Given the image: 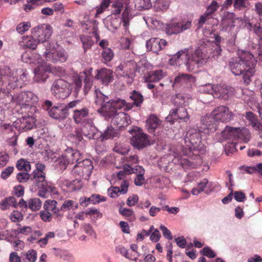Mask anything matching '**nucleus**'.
<instances>
[{"instance_id": "nucleus-25", "label": "nucleus", "mask_w": 262, "mask_h": 262, "mask_svg": "<svg viewBox=\"0 0 262 262\" xmlns=\"http://www.w3.org/2000/svg\"><path fill=\"white\" fill-rule=\"evenodd\" d=\"M64 154L66 156L65 158H67L69 164H73L75 162L77 163L78 162L81 160L82 159L80 152L72 148L67 149Z\"/></svg>"}, {"instance_id": "nucleus-2", "label": "nucleus", "mask_w": 262, "mask_h": 262, "mask_svg": "<svg viewBox=\"0 0 262 262\" xmlns=\"http://www.w3.org/2000/svg\"><path fill=\"white\" fill-rule=\"evenodd\" d=\"M183 60L187 70L192 71L205 64L207 57L200 47L196 48L191 54L189 53L188 48H185L172 55L169 59V62L171 64L180 65L181 61Z\"/></svg>"}, {"instance_id": "nucleus-55", "label": "nucleus", "mask_w": 262, "mask_h": 262, "mask_svg": "<svg viewBox=\"0 0 262 262\" xmlns=\"http://www.w3.org/2000/svg\"><path fill=\"white\" fill-rule=\"evenodd\" d=\"M237 138L242 139L245 142H248L250 139L251 135L247 129H244L242 131L240 129L239 136Z\"/></svg>"}, {"instance_id": "nucleus-13", "label": "nucleus", "mask_w": 262, "mask_h": 262, "mask_svg": "<svg viewBox=\"0 0 262 262\" xmlns=\"http://www.w3.org/2000/svg\"><path fill=\"white\" fill-rule=\"evenodd\" d=\"M189 116L186 108L184 107H179L172 109L169 115L166 118L167 121L173 122L174 120H180L181 121L187 122L189 120Z\"/></svg>"}, {"instance_id": "nucleus-36", "label": "nucleus", "mask_w": 262, "mask_h": 262, "mask_svg": "<svg viewBox=\"0 0 262 262\" xmlns=\"http://www.w3.org/2000/svg\"><path fill=\"white\" fill-rule=\"evenodd\" d=\"M136 170H138L139 173L137 174V177L135 179L134 182L137 186H142L145 183V178L143 176L144 169L139 165L136 166Z\"/></svg>"}, {"instance_id": "nucleus-58", "label": "nucleus", "mask_w": 262, "mask_h": 262, "mask_svg": "<svg viewBox=\"0 0 262 262\" xmlns=\"http://www.w3.org/2000/svg\"><path fill=\"white\" fill-rule=\"evenodd\" d=\"M11 220L13 222H18L23 219L21 213L17 211H13L10 215Z\"/></svg>"}, {"instance_id": "nucleus-22", "label": "nucleus", "mask_w": 262, "mask_h": 262, "mask_svg": "<svg viewBox=\"0 0 262 262\" xmlns=\"http://www.w3.org/2000/svg\"><path fill=\"white\" fill-rule=\"evenodd\" d=\"M36 169L33 172V177H31L30 181L32 183L42 182L45 180V172L43 170L45 169V165L38 162L36 163Z\"/></svg>"}, {"instance_id": "nucleus-29", "label": "nucleus", "mask_w": 262, "mask_h": 262, "mask_svg": "<svg viewBox=\"0 0 262 262\" xmlns=\"http://www.w3.org/2000/svg\"><path fill=\"white\" fill-rule=\"evenodd\" d=\"M195 81V77L191 75L182 73L179 74L174 78L173 84L182 85L183 84L193 83Z\"/></svg>"}, {"instance_id": "nucleus-60", "label": "nucleus", "mask_w": 262, "mask_h": 262, "mask_svg": "<svg viewBox=\"0 0 262 262\" xmlns=\"http://www.w3.org/2000/svg\"><path fill=\"white\" fill-rule=\"evenodd\" d=\"M112 7L115 8L113 14L117 15L120 13L121 10L123 7V4L121 2L116 1L112 5Z\"/></svg>"}, {"instance_id": "nucleus-4", "label": "nucleus", "mask_w": 262, "mask_h": 262, "mask_svg": "<svg viewBox=\"0 0 262 262\" xmlns=\"http://www.w3.org/2000/svg\"><path fill=\"white\" fill-rule=\"evenodd\" d=\"M124 102L125 103L120 107L112 108L103 116L106 119H112V123L114 125H116L119 128L127 126L130 123V120L128 119V116L127 114L121 112H118V110L123 107H124V110L125 111L133 108V105L127 102L124 99Z\"/></svg>"}, {"instance_id": "nucleus-24", "label": "nucleus", "mask_w": 262, "mask_h": 262, "mask_svg": "<svg viewBox=\"0 0 262 262\" xmlns=\"http://www.w3.org/2000/svg\"><path fill=\"white\" fill-rule=\"evenodd\" d=\"M51 68L47 65L45 67L36 68L34 70L35 76L33 78L34 81L37 82L42 83L48 78V75L46 72H51Z\"/></svg>"}, {"instance_id": "nucleus-28", "label": "nucleus", "mask_w": 262, "mask_h": 262, "mask_svg": "<svg viewBox=\"0 0 262 262\" xmlns=\"http://www.w3.org/2000/svg\"><path fill=\"white\" fill-rule=\"evenodd\" d=\"M32 184L38 187L39 190L38 195L42 198H46V193L50 190L51 191L54 192L55 187H52L48 184V182L46 181H42V182L32 183Z\"/></svg>"}, {"instance_id": "nucleus-3", "label": "nucleus", "mask_w": 262, "mask_h": 262, "mask_svg": "<svg viewBox=\"0 0 262 262\" xmlns=\"http://www.w3.org/2000/svg\"><path fill=\"white\" fill-rule=\"evenodd\" d=\"M82 86V81L76 77L72 83H70L62 79H59L54 82L51 87L52 94L57 98L64 99L68 97L72 91L77 96Z\"/></svg>"}, {"instance_id": "nucleus-48", "label": "nucleus", "mask_w": 262, "mask_h": 262, "mask_svg": "<svg viewBox=\"0 0 262 262\" xmlns=\"http://www.w3.org/2000/svg\"><path fill=\"white\" fill-rule=\"evenodd\" d=\"M30 174L26 172L23 171L18 173L16 175V179L19 183H26L30 179Z\"/></svg>"}, {"instance_id": "nucleus-39", "label": "nucleus", "mask_w": 262, "mask_h": 262, "mask_svg": "<svg viewBox=\"0 0 262 262\" xmlns=\"http://www.w3.org/2000/svg\"><path fill=\"white\" fill-rule=\"evenodd\" d=\"M170 0H156L154 3V7L157 11H163L168 8Z\"/></svg>"}, {"instance_id": "nucleus-7", "label": "nucleus", "mask_w": 262, "mask_h": 262, "mask_svg": "<svg viewBox=\"0 0 262 262\" xmlns=\"http://www.w3.org/2000/svg\"><path fill=\"white\" fill-rule=\"evenodd\" d=\"M52 34V28L49 24H42L32 29V36L34 43H28L26 46L32 49H35L37 43L46 42Z\"/></svg>"}, {"instance_id": "nucleus-61", "label": "nucleus", "mask_w": 262, "mask_h": 262, "mask_svg": "<svg viewBox=\"0 0 262 262\" xmlns=\"http://www.w3.org/2000/svg\"><path fill=\"white\" fill-rule=\"evenodd\" d=\"M74 201L72 200H67L64 202L63 204L60 207V210L62 211L69 210L73 208Z\"/></svg>"}, {"instance_id": "nucleus-16", "label": "nucleus", "mask_w": 262, "mask_h": 262, "mask_svg": "<svg viewBox=\"0 0 262 262\" xmlns=\"http://www.w3.org/2000/svg\"><path fill=\"white\" fill-rule=\"evenodd\" d=\"M132 145L138 149H142L150 145L149 136L143 133H138L132 138Z\"/></svg>"}, {"instance_id": "nucleus-14", "label": "nucleus", "mask_w": 262, "mask_h": 262, "mask_svg": "<svg viewBox=\"0 0 262 262\" xmlns=\"http://www.w3.org/2000/svg\"><path fill=\"white\" fill-rule=\"evenodd\" d=\"M201 122L204 128L213 132L218 128V121L214 110L210 114H207L201 118Z\"/></svg>"}, {"instance_id": "nucleus-20", "label": "nucleus", "mask_w": 262, "mask_h": 262, "mask_svg": "<svg viewBox=\"0 0 262 262\" xmlns=\"http://www.w3.org/2000/svg\"><path fill=\"white\" fill-rule=\"evenodd\" d=\"M95 78L100 80L103 84L107 85L114 79L113 72L110 69L105 68L97 70Z\"/></svg>"}, {"instance_id": "nucleus-34", "label": "nucleus", "mask_w": 262, "mask_h": 262, "mask_svg": "<svg viewBox=\"0 0 262 262\" xmlns=\"http://www.w3.org/2000/svg\"><path fill=\"white\" fill-rule=\"evenodd\" d=\"M133 18L131 10L126 7L122 14L121 20L123 26L126 28L129 25L130 20Z\"/></svg>"}, {"instance_id": "nucleus-23", "label": "nucleus", "mask_w": 262, "mask_h": 262, "mask_svg": "<svg viewBox=\"0 0 262 262\" xmlns=\"http://www.w3.org/2000/svg\"><path fill=\"white\" fill-rule=\"evenodd\" d=\"M82 133L90 139H97L100 137V133L92 123L87 122L84 124Z\"/></svg>"}, {"instance_id": "nucleus-18", "label": "nucleus", "mask_w": 262, "mask_h": 262, "mask_svg": "<svg viewBox=\"0 0 262 262\" xmlns=\"http://www.w3.org/2000/svg\"><path fill=\"white\" fill-rule=\"evenodd\" d=\"M167 44L165 40L158 38H151L146 41V48L154 53H158Z\"/></svg>"}, {"instance_id": "nucleus-62", "label": "nucleus", "mask_w": 262, "mask_h": 262, "mask_svg": "<svg viewBox=\"0 0 262 262\" xmlns=\"http://www.w3.org/2000/svg\"><path fill=\"white\" fill-rule=\"evenodd\" d=\"M75 137V143L79 146H82L84 144L82 135L81 133L79 132H76V134L74 135Z\"/></svg>"}, {"instance_id": "nucleus-54", "label": "nucleus", "mask_w": 262, "mask_h": 262, "mask_svg": "<svg viewBox=\"0 0 262 262\" xmlns=\"http://www.w3.org/2000/svg\"><path fill=\"white\" fill-rule=\"evenodd\" d=\"M30 27L31 25L29 23H23L17 25L16 30L19 33L23 34L25 31H27Z\"/></svg>"}, {"instance_id": "nucleus-32", "label": "nucleus", "mask_w": 262, "mask_h": 262, "mask_svg": "<svg viewBox=\"0 0 262 262\" xmlns=\"http://www.w3.org/2000/svg\"><path fill=\"white\" fill-rule=\"evenodd\" d=\"M10 207H13L15 208L17 207V203L14 196L6 197L0 203L1 209L3 210H6Z\"/></svg>"}, {"instance_id": "nucleus-51", "label": "nucleus", "mask_w": 262, "mask_h": 262, "mask_svg": "<svg viewBox=\"0 0 262 262\" xmlns=\"http://www.w3.org/2000/svg\"><path fill=\"white\" fill-rule=\"evenodd\" d=\"M249 25L253 29L254 32L258 37V38L262 41V27L259 24H256L253 26L251 24H249Z\"/></svg>"}, {"instance_id": "nucleus-63", "label": "nucleus", "mask_w": 262, "mask_h": 262, "mask_svg": "<svg viewBox=\"0 0 262 262\" xmlns=\"http://www.w3.org/2000/svg\"><path fill=\"white\" fill-rule=\"evenodd\" d=\"M8 160V155L4 152H0V167H3L5 166Z\"/></svg>"}, {"instance_id": "nucleus-1", "label": "nucleus", "mask_w": 262, "mask_h": 262, "mask_svg": "<svg viewBox=\"0 0 262 262\" xmlns=\"http://www.w3.org/2000/svg\"><path fill=\"white\" fill-rule=\"evenodd\" d=\"M256 63L257 60L250 52L238 50L237 56L231 58L228 66L233 74L235 76L243 75L244 82L249 84L255 72Z\"/></svg>"}, {"instance_id": "nucleus-15", "label": "nucleus", "mask_w": 262, "mask_h": 262, "mask_svg": "<svg viewBox=\"0 0 262 262\" xmlns=\"http://www.w3.org/2000/svg\"><path fill=\"white\" fill-rule=\"evenodd\" d=\"M216 119L218 122L227 123L233 119L234 114L230 111L228 107L222 105L216 107L214 110Z\"/></svg>"}, {"instance_id": "nucleus-41", "label": "nucleus", "mask_w": 262, "mask_h": 262, "mask_svg": "<svg viewBox=\"0 0 262 262\" xmlns=\"http://www.w3.org/2000/svg\"><path fill=\"white\" fill-rule=\"evenodd\" d=\"M135 6L140 10L148 9L151 6L150 0H135Z\"/></svg>"}, {"instance_id": "nucleus-53", "label": "nucleus", "mask_w": 262, "mask_h": 262, "mask_svg": "<svg viewBox=\"0 0 262 262\" xmlns=\"http://www.w3.org/2000/svg\"><path fill=\"white\" fill-rule=\"evenodd\" d=\"M200 253L203 255L206 256L209 258H214L215 256V254L214 252L209 247H206L203 248L200 251Z\"/></svg>"}, {"instance_id": "nucleus-46", "label": "nucleus", "mask_w": 262, "mask_h": 262, "mask_svg": "<svg viewBox=\"0 0 262 262\" xmlns=\"http://www.w3.org/2000/svg\"><path fill=\"white\" fill-rule=\"evenodd\" d=\"M80 39L83 43L84 51L90 49L93 45V41L89 36H82L80 37Z\"/></svg>"}, {"instance_id": "nucleus-31", "label": "nucleus", "mask_w": 262, "mask_h": 262, "mask_svg": "<svg viewBox=\"0 0 262 262\" xmlns=\"http://www.w3.org/2000/svg\"><path fill=\"white\" fill-rule=\"evenodd\" d=\"M129 98L133 101L132 103H129L133 105V107L134 105L137 107L140 106L144 100V97L141 93L136 90H134L130 93Z\"/></svg>"}, {"instance_id": "nucleus-56", "label": "nucleus", "mask_w": 262, "mask_h": 262, "mask_svg": "<svg viewBox=\"0 0 262 262\" xmlns=\"http://www.w3.org/2000/svg\"><path fill=\"white\" fill-rule=\"evenodd\" d=\"M37 252L34 250H29L26 254V258L30 262H34L36 260Z\"/></svg>"}, {"instance_id": "nucleus-11", "label": "nucleus", "mask_w": 262, "mask_h": 262, "mask_svg": "<svg viewBox=\"0 0 262 262\" xmlns=\"http://www.w3.org/2000/svg\"><path fill=\"white\" fill-rule=\"evenodd\" d=\"M45 56L47 60L51 61L53 63L64 62L67 61L68 57V54L64 50L55 51L50 48L47 49Z\"/></svg>"}, {"instance_id": "nucleus-33", "label": "nucleus", "mask_w": 262, "mask_h": 262, "mask_svg": "<svg viewBox=\"0 0 262 262\" xmlns=\"http://www.w3.org/2000/svg\"><path fill=\"white\" fill-rule=\"evenodd\" d=\"M119 133L112 126H108L104 133H100V137L101 138L102 141L119 137Z\"/></svg>"}, {"instance_id": "nucleus-44", "label": "nucleus", "mask_w": 262, "mask_h": 262, "mask_svg": "<svg viewBox=\"0 0 262 262\" xmlns=\"http://www.w3.org/2000/svg\"><path fill=\"white\" fill-rule=\"evenodd\" d=\"M208 181L206 179H204L201 182L198 183L197 188H193L191 190V193L193 195H198L201 192L204 191L205 188L206 187V184L208 183Z\"/></svg>"}, {"instance_id": "nucleus-35", "label": "nucleus", "mask_w": 262, "mask_h": 262, "mask_svg": "<svg viewBox=\"0 0 262 262\" xmlns=\"http://www.w3.org/2000/svg\"><path fill=\"white\" fill-rule=\"evenodd\" d=\"M163 77L164 74L162 71H155L146 77L145 81L148 83L155 82L161 80Z\"/></svg>"}, {"instance_id": "nucleus-40", "label": "nucleus", "mask_w": 262, "mask_h": 262, "mask_svg": "<svg viewBox=\"0 0 262 262\" xmlns=\"http://www.w3.org/2000/svg\"><path fill=\"white\" fill-rule=\"evenodd\" d=\"M16 167L18 170L24 172L30 171L31 169V165L30 164V163L24 159L19 160L17 162Z\"/></svg>"}, {"instance_id": "nucleus-27", "label": "nucleus", "mask_w": 262, "mask_h": 262, "mask_svg": "<svg viewBox=\"0 0 262 262\" xmlns=\"http://www.w3.org/2000/svg\"><path fill=\"white\" fill-rule=\"evenodd\" d=\"M161 124V121L155 115H151L146 121V127L149 133H154Z\"/></svg>"}, {"instance_id": "nucleus-26", "label": "nucleus", "mask_w": 262, "mask_h": 262, "mask_svg": "<svg viewBox=\"0 0 262 262\" xmlns=\"http://www.w3.org/2000/svg\"><path fill=\"white\" fill-rule=\"evenodd\" d=\"M240 128L227 126L222 132V136L224 139L234 140L239 136Z\"/></svg>"}, {"instance_id": "nucleus-6", "label": "nucleus", "mask_w": 262, "mask_h": 262, "mask_svg": "<svg viewBox=\"0 0 262 262\" xmlns=\"http://www.w3.org/2000/svg\"><path fill=\"white\" fill-rule=\"evenodd\" d=\"M200 129L190 128L186 132L184 141L185 145L190 150L198 151L203 155L206 152V147L202 142Z\"/></svg>"}, {"instance_id": "nucleus-42", "label": "nucleus", "mask_w": 262, "mask_h": 262, "mask_svg": "<svg viewBox=\"0 0 262 262\" xmlns=\"http://www.w3.org/2000/svg\"><path fill=\"white\" fill-rule=\"evenodd\" d=\"M246 118L250 122V124L252 126L255 128L261 124L257 120V117L251 112H248L246 113Z\"/></svg>"}, {"instance_id": "nucleus-9", "label": "nucleus", "mask_w": 262, "mask_h": 262, "mask_svg": "<svg viewBox=\"0 0 262 262\" xmlns=\"http://www.w3.org/2000/svg\"><path fill=\"white\" fill-rule=\"evenodd\" d=\"M52 103L49 100L44 102L43 108L48 112L49 116L56 120H62L66 118L69 115L67 113L64 104H58L57 106L51 107Z\"/></svg>"}, {"instance_id": "nucleus-59", "label": "nucleus", "mask_w": 262, "mask_h": 262, "mask_svg": "<svg viewBox=\"0 0 262 262\" xmlns=\"http://www.w3.org/2000/svg\"><path fill=\"white\" fill-rule=\"evenodd\" d=\"M234 199L239 202H244L246 198L245 194L241 191H236L233 192Z\"/></svg>"}, {"instance_id": "nucleus-8", "label": "nucleus", "mask_w": 262, "mask_h": 262, "mask_svg": "<svg viewBox=\"0 0 262 262\" xmlns=\"http://www.w3.org/2000/svg\"><path fill=\"white\" fill-rule=\"evenodd\" d=\"M14 101L19 104L22 110L31 114L36 111V108L33 106L34 102H37V98L31 92H21L14 98Z\"/></svg>"}, {"instance_id": "nucleus-64", "label": "nucleus", "mask_w": 262, "mask_h": 262, "mask_svg": "<svg viewBox=\"0 0 262 262\" xmlns=\"http://www.w3.org/2000/svg\"><path fill=\"white\" fill-rule=\"evenodd\" d=\"M14 170L13 166H9L6 168L1 173V178L3 179H6L11 174Z\"/></svg>"}, {"instance_id": "nucleus-10", "label": "nucleus", "mask_w": 262, "mask_h": 262, "mask_svg": "<svg viewBox=\"0 0 262 262\" xmlns=\"http://www.w3.org/2000/svg\"><path fill=\"white\" fill-rule=\"evenodd\" d=\"M137 64L133 61H129L124 64H121L117 69L116 71L121 76L128 79V83H132L135 76V68Z\"/></svg>"}, {"instance_id": "nucleus-12", "label": "nucleus", "mask_w": 262, "mask_h": 262, "mask_svg": "<svg viewBox=\"0 0 262 262\" xmlns=\"http://www.w3.org/2000/svg\"><path fill=\"white\" fill-rule=\"evenodd\" d=\"M191 26V21H187L186 23L183 24L173 20L167 25L165 32L168 35L178 34L190 28Z\"/></svg>"}, {"instance_id": "nucleus-45", "label": "nucleus", "mask_w": 262, "mask_h": 262, "mask_svg": "<svg viewBox=\"0 0 262 262\" xmlns=\"http://www.w3.org/2000/svg\"><path fill=\"white\" fill-rule=\"evenodd\" d=\"M57 202L55 200H46L43 204V209L53 211L57 208Z\"/></svg>"}, {"instance_id": "nucleus-57", "label": "nucleus", "mask_w": 262, "mask_h": 262, "mask_svg": "<svg viewBox=\"0 0 262 262\" xmlns=\"http://www.w3.org/2000/svg\"><path fill=\"white\" fill-rule=\"evenodd\" d=\"M222 39V38L219 35H216L215 36V40L217 42L216 44V47L215 48L214 51H213V56L214 57L215 56H218L219 55L221 54V52L222 51V49L221 47L219 45V43L221 42Z\"/></svg>"}, {"instance_id": "nucleus-37", "label": "nucleus", "mask_w": 262, "mask_h": 262, "mask_svg": "<svg viewBox=\"0 0 262 262\" xmlns=\"http://www.w3.org/2000/svg\"><path fill=\"white\" fill-rule=\"evenodd\" d=\"M28 208L33 211L39 210L41 208L42 202L38 198H32L28 201Z\"/></svg>"}, {"instance_id": "nucleus-50", "label": "nucleus", "mask_w": 262, "mask_h": 262, "mask_svg": "<svg viewBox=\"0 0 262 262\" xmlns=\"http://www.w3.org/2000/svg\"><path fill=\"white\" fill-rule=\"evenodd\" d=\"M129 183L128 181L124 180L121 184L120 187H114L115 189L117 190L118 192H120L123 194H125L128 190Z\"/></svg>"}, {"instance_id": "nucleus-52", "label": "nucleus", "mask_w": 262, "mask_h": 262, "mask_svg": "<svg viewBox=\"0 0 262 262\" xmlns=\"http://www.w3.org/2000/svg\"><path fill=\"white\" fill-rule=\"evenodd\" d=\"M219 8V5L215 1H213L212 3L208 6L207 10L205 11L206 15L210 16L214 11H215Z\"/></svg>"}, {"instance_id": "nucleus-21", "label": "nucleus", "mask_w": 262, "mask_h": 262, "mask_svg": "<svg viewBox=\"0 0 262 262\" xmlns=\"http://www.w3.org/2000/svg\"><path fill=\"white\" fill-rule=\"evenodd\" d=\"M28 113L27 116H23L20 119L19 129L24 131H28L31 129L35 124V119L34 117V114Z\"/></svg>"}, {"instance_id": "nucleus-30", "label": "nucleus", "mask_w": 262, "mask_h": 262, "mask_svg": "<svg viewBox=\"0 0 262 262\" xmlns=\"http://www.w3.org/2000/svg\"><path fill=\"white\" fill-rule=\"evenodd\" d=\"M89 114V110L86 107L76 109L74 111L73 119L75 123L78 124L81 122L84 118L88 117Z\"/></svg>"}, {"instance_id": "nucleus-38", "label": "nucleus", "mask_w": 262, "mask_h": 262, "mask_svg": "<svg viewBox=\"0 0 262 262\" xmlns=\"http://www.w3.org/2000/svg\"><path fill=\"white\" fill-rule=\"evenodd\" d=\"M65 155L63 153L61 156L59 157L55 161L56 167L62 171L65 170L68 165L69 164L68 160L67 158H65Z\"/></svg>"}, {"instance_id": "nucleus-17", "label": "nucleus", "mask_w": 262, "mask_h": 262, "mask_svg": "<svg viewBox=\"0 0 262 262\" xmlns=\"http://www.w3.org/2000/svg\"><path fill=\"white\" fill-rule=\"evenodd\" d=\"M234 93V89L229 86L225 85H215V93L213 94V97L223 100H227Z\"/></svg>"}, {"instance_id": "nucleus-47", "label": "nucleus", "mask_w": 262, "mask_h": 262, "mask_svg": "<svg viewBox=\"0 0 262 262\" xmlns=\"http://www.w3.org/2000/svg\"><path fill=\"white\" fill-rule=\"evenodd\" d=\"M39 216L40 219L46 222H50L52 220V214L49 212V211L45 210L41 211L39 213Z\"/></svg>"}, {"instance_id": "nucleus-5", "label": "nucleus", "mask_w": 262, "mask_h": 262, "mask_svg": "<svg viewBox=\"0 0 262 262\" xmlns=\"http://www.w3.org/2000/svg\"><path fill=\"white\" fill-rule=\"evenodd\" d=\"M95 93V103L97 105H101L100 108L98 110V112L104 116L112 108H119L125 103L124 99L119 98H115L113 99H110L108 96L102 94L100 90L96 89Z\"/></svg>"}, {"instance_id": "nucleus-49", "label": "nucleus", "mask_w": 262, "mask_h": 262, "mask_svg": "<svg viewBox=\"0 0 262 262\" xmlns=\"http://www.w3.org/2000/svg\"><path fill=\"white\" fill-rule=\"evenodd\" d=\"M111 3V0H102L100 6L97 8L96 15L102 13Z\"/></svg>"}, {"instance_id": "nucleus-43", "label": "nucleus", "mask_w": 262, "mask_h": 262, "mask_svg": "<svg viewBox=\"0 0 262 262\" xmlns=\"http://www.w3.org/2000/svg\"><path fill=\"white\" fill-rule=\"evenodd\" d=\"M101 56L105 62L110 61L114 57V53L110 48H104L102 53Z\"/></svg>"}, {"instance_id": "nucleus-19", "label": "nucleus", "mask_w": 262, "mask_h": 262, "mask_svg": "<svg viewBox=\"0 0 262 262\" xmlns=\"http://www.w3.org/2000/svg\"><path fill=\"white\" fill-rule=\"evenodd\" d=\"M74 169H77L79 173L89 174L92 172L93 165L92 161L88 159H85L78 162L74 166Z\"/></svg>"}]
</instances>
